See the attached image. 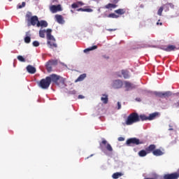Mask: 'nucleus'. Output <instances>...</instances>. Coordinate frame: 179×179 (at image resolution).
<instances>
[{
  "instance_id": "1",
  "label": "nucleus",
  "mask_w": 179,
  "mask_h": 179,
  "mask_svg": "<svg viewBox=\"0 0 179 179\" xmlns=\"http://www.w3.org/2000/svg\"><path fill=\"white\" fill-rule=\"evenodd\" d=\"M52 83L53 85L59 86V87H64V86H65V80H64V78L56 74H52L41 80L39 86L41 89L47 90L50 87V85H51Z\"/></svg>"
},
{
  "instance_id": "2",
  "label": "nucleus",
  "mask_w": 179,
  "mask_h": 179,
  "mask_svg": "<svg viewBox=\"0 0 179 179\" xmlns=\"http://www.w3.org/2000/svg\"><path fill=\"white\" fill-rule=\"evenodd\" d=\"M139 122H140L139 114H138L137 113H131L127 117V119L125 121V124L126 125H132L133 124H135Z\"/></svg>"
},
{
  "instance_id": "3",
  "label": "nucleus",
  "mask_w": 179,
  "mask_h": 179,
  "mask_svg": "<svg viewBox=\"0 0 179 179\" xmlns=\"http://www.w3.org/2000/svg\"><path fill=\"white\" fill-rule=\"evenodd\" d=\"M47 45L49 48H51L53 50V51H55L57 48H58V45L57 43H55V38H54V36L49 35V36H47Z\"/></svg>"
},
{
  "instance_id": "4",
  "label": "nucleus",
  "mask_w": 179,
  "mask_h": 179,
  "mask_svg": "<svg viewBox=\"0 0 179 179\" xmlns=\"http://www.w3.org/2000/svg\"><path fill=\"white\" fill-rule=\"evenodd\" d=\"M126 145L127 146H131V145H143V141L139 140V138H131L127 140Z\"/></svg>"
},
{
  "instance_id": "5",
  "label": "nucleus",
  "mask_w": 179,
  "mask_h": 179,
  "mask_svg": "<svg viewBox=\"0 0 179 179\" xmlns=\"http://www.w3.org/2000/svg\"><path fill=\"white\" fill-rule=\"evenodd\" d=\"M31 12H27L25 17H31L30 19V23L31 24V26H36L37 27V23H38V17H37V15H34L31 16Z\"/></svg>"
},
{
  "instance_id": "6",
  "label": "nucleus",
  "mask_w": 179,
  "mask_h": 179,
  "mask_svg": "<svg viewBox=\"0 0 179 179\" xmlns=\"http://www.w3.org/2000/svg\"><path fill=\"white\" fill-rule=\"evenodd\" d=\"M50 10L52 12V13H57V12H62V7L60 4L59 5H52L50 7Z\"/></svg>"
},
{
  "instance_id": "7",
  "label": "nucleus",
  "mask_w": 179,
  "mask_h": 179,
  "mask_svg": "<svg viewBox=\"0 0 179 179\" xmlns=\"http://www.w3.org/2000/svg\"><path fill=\"white\" fill-rule=\"evenodd\" d=\"M155 94L157 96V97H161V99H166L171 96V92L168 91L165 92H155Z\"/></svg>"
},
{
  "instance_id": "8",
  "label": "nucleus",
  "mask_w": 179,
  "mask_h": 179,
  "mask_svg": "<svg viewBox=\"0 0 179 179\" xmlns=\"http://www.w3.org/2000/svg\"><path fill=\"white\" fill-rule=\"evenodd\" d=\"M57 63L58 62H57V60L49 61L46 64V69L48 72H51V71H52V65H57Z\"/></svg>"
},
{
  "instance_id": "9",
  "label": "nucleus",
  "mask_w": 179,
  "mask_h": 179,
  "mask_svg": "<svg viewBox=\"0 0 179 179\" xmlns=\"http://www.w3.org/2000/svg\"><path fill=\"white\" fill-rule=\"evenodd\" d=\"M103 145L106 146L108 152H113V147H111V145H110V143H108L105 139H103L102 142L100 143L101 148H103Z\"/></svg>"
},
{
  "instance_id": "10",
  "label": "nucleus",
  "mask_w": 179,
  "mask_h": 179,
  "mask_svg": "<svg viewBox=\"0 0 179 179\" xmlns=\"http://www.w3.org/2000/svg\"><path fill=\"white\" fill-rule=\"evenodd\" d=\"M162 50H163L164 51H166L167 52H170L171 51H176V50H178V48H177L176 45H169L168 46H164L163 48H162Z\"/></svg>"
},
{
  "instance_id": "11",
  "label": "nucleus",
  "mask_w": 179,
  "mask_h": 179,
  "mask_svg": "<svg viewBox=\"0 0 179 179\" xmlns=\"http://www.w3.org/2000/svg\"><path fill=\"white\" fill-rule=\"evenodd\" d=\"M123 85H124V83H122V81L121 80H116L113 81V87H114V89H121V87H122Z\"/></svg>"
},
{
  "instance_id": "12",
  "label": "nucleus",
  "mask_w": 179,
  "mask_h": 179,
  "mask_svg": "<svg viewBox=\"0 0 179 179\" xmlns=\"http://www.w3.org/2000/svg\"><path fill=\"white\" fill-rule=\"evenodd\" d=\"M55 19L59 24H64L65 23V20H64V17L61 15H55Z\"/></svg>"
},
{
  "instance_id": "13",
  "label": "nucleus",
  "mask_w": 179,
  "mask_h": 179,
  "mask_svg": "<svg viewBox=\"0 0 179 179\" xmlns=\"http://www.w3.org/2000/svg\"><path fill=\"white\" fill-rule=\"evenodd\" d=\"M156 149V145L154 144H151L150 145L148 148H145V150L147 152V153H152L153 155V152H155Z\"/></svg>"
},
{
  "instance_id": "14",
  "label": "nucleus",
  "mask_w": 179,
  "mask_h": 179,
  "mask_svg": "<svg viewBox=\"0 0 179 179\" xmlns=\"http://www.w3.org/2000/svg\"><path fill=\"white\" fill-rule=\"evenodd\" d=\"M124 87L127 88V90H132V89H135L134 85L128 81H124Z\"/></svg>"
},
{
  "instance_id": "15",
  "label": "nucleus",
  "mask_w": 179,
  "mask_h": 179,
  "mask_svg": "<svg viewBox=\"0 0 179 179\" xmlns=\"http://www.w3.org/2000/svg\"><path fill=\"white\" fill-rule=\"evenodd\" d=\"M48 22L45 20H41L37 23V27H48Z\"/></svg>"
},
{
  "instance_id": "16",
  "label": "nucleus",
  "mask_w": 179,
  "mask_h": 179,
  "mask_svg": "<svg viewBox=\"0 0 179 179\" xmlns=\"http://www.w3.org/2000/svg\"><path fill=\"white\" fill-rule=\"evenodd\" d=\"M154 156H163V155H164V152H163V151H162V150L160 149H155L153 151V154Z\"/></svg>"
},
{
  "instance_id": "17",
  "label": "nucleus",
  "mask_w": 179,
  "mask_h": 179,
  "mask_svg": "<svg viewBox=\"0 0 179 179\" xmlns=\"http://www.w3.org/2000/svg\"><path fill=\"white\" fill-rule=\"evenodd\" d=\"M27 71L29 73L34 74L36 72V68L33 67L31 65H28L27 66Z\"/></svg>"
},
{
  "instance_id": "18",
  "label": "nucleus",
  "mask_w": 179,
  "mask_h": 179,
  "mask_svg": "<svg viewBox=\"0 0 179 179\" xmlns=\"http://www.w3.org/2000/svg\"><path fill=\"white\" fill-rule=\"evenodd\" d=\"M122 176H124V173L121 172H116L112 175V178L117 179V178H120V177H122Z\"/></svg>"
},
{
  "instance_id": "19",
  "label": "nucleus",
  "mask_w": 179,
  "mask_h": 179,
  "mask_svg": "<svg viewBox=\"0 0 179 179\" xmlns=\"http://www.w3.org/2000/svg\"><path fill=\"white\" fill-rule=\"evenodd\" d=\"M122 75L124 79H129V71L128 70H122Z\"/></svg>"
},
{
  "instance_id": "20",
  "label": "nucleus",
  "mask_w": 179,
  "mask_h": 179,
  "mask_svg": "<svg viewBox=\"0 0 179 179\" xmlns=\"http://www.w3.org/2000/svg\"><path fill=\"white\" fill-rule=\"evenodd\" d=\"M86 78V73L80 75V76L75 80L76 83L78 82H82Z\"/></svg>"
},
{
  "instance_id": "21",
  "label": "nucleus",
  "mask_w": 179,
  "mask_h": 179,
  "mask_svg": "<svg viewBox=\"0 0 179 179\" xmlns=\"http://www.w3.org/2000/svg\"><path fill=\"white\" fill-rule=\"evenodd\" d=\"M101 101H103V104H107L108 103V96L106 94H103V97L101 98Z\"/></svg>"
},
{
  "instance_id": "22",
  "label": "nucleus",
  "mask_w": 179,
  "mask_h": 179,
  "mask_svg": "<svg viewBox=\"0 0 179 179\" xmlns=\"http://www.w3.org/2000/svg\"><path fill=\"white\" fill-rule=\"evenodd\" d=\"M117 5L114 3H108L106 6H105V8L106 9H115L117 8Z\"/></svg>"
},
{
  "instance_id": "23",
  "label": "nucleus",
  "mask_w": 179,
  "mask_h": 179,
  "mask_svg": "<svg viewBox=\"0 0 179 179\" xmlns=\"http://www.w3.org/2000/svg\"><path fill=\"white\" fill-rule=\"evenodd\" d=\"M77 12H89V13H90V12H93V9L80 8L77 9Z\"/></svg>"
},
{
  "instance_id": "24",
  "label": "nucleus",
  "mask_w": 179,
  "mask_h": 179,
  "mask_svg": "<svg viewBox=\"0 0 179 179\" xmlns=\"http://www.w3.org/2000/svg\"><path fill=\"white\" fill-rule=\"evenodd\" d=\"M148 154V151L142 150L138 152V156H140V157H145Z\"/></svg>"
},
{
  "instance_id": "25",
  "label": "nucleus",
  "mask_w": 179,
  "mask_h": 179,
  "mask_svg": "<svg viewBox=\"0 0 179 179\" xmlns=\"http://www.w3.org/2000/svg\"><path fill=\"white\" fill-rule=\"evenodd\" d=\"M115 13H117V15H124L125 13V9L119 8L115 10Z\"/></svg>"
},
{
  "instance_id": "26",
  "label": "nucleus",
  "mask_w": 179,
  "mask_h": 179,
  "mask_svg": "<svg viewBox=\"0 0 179 179\" xmlns=\"http://www.w3.org/2000/svg\"><path fill=\"white\" fill-rule=\"evenodd\" d=\"M93 50H97V45L92 46L84 50V52H89V51H93Z\"/></svg>"
},
{
  "instance_id": "27",
  "label": "nucleus",
  "mask_w": 179,
  "mask_h": 179,
  "mask_svg": "<svg viewBox=\"0 0 179 179\" xmlns=\"http://www.w3.org/2000/svg\"><path fill=\"white\" fill-rule=\"evenodd\" d=\"M157 116V113H155L152 114H150L148 117V120L149 121H152V120H155V118H156V117Z\"/></svg>"
},
{
  "instance_id": "28",
  "label": "nucleus",
  "mask_w": 179,
  "mask_h": 179,
  "mask_svg": "<svg viewBox=\"0 0 179 179\" xmlns=\"http://www.w3.org/2000/svg\"><path fill=\"white\" fill-rule=\"evenodd\" d=\"M39 37H41V38H45V30L39 31Z\"/></svg>"
},
{
  "instance_id": "29",
  "label": "nucleus",
  "mask_w": 179,
  "mask_h": 179,
  "mask_svg": "<svg viewBox=\"0 0 179 179\" xmlns=\"http://www.w3.org/2000/svg\"><path fill=\"white\" fill-rule=\"evenodd\" d=\"M139 120L140 121H147V120H149V119H148V117H147L145 115H140Z\"/></svg>"
},
{
  "instance_id": "30",
  "label": "nucleus",
  "mask_w": 179,
  "mask_h": 179,
  "mask_svg": "<svg viewBox=\"0 0 179 179\" xmlns=\"http://www.w3.org/2000/svg\"><path fill=\"white\" fill-rule=\"evenodd\" d=\"M108 17H111L112 19H118L120 16L115 15V13H110L108 15Z\"/></svg>"
},
{
  "instance_id": "31",
  "label": "nucleus",
  "mask_w": 179,
  "mask_h": 179,
  "mask_svg": "<svg viewBox=\"0 0 179 179\" xmlns=\"http://www.w3.org/2000/svg\"><path fill=\"white\" fill-rule=\"evenodd\" d=\"M30 41H31V38H30V36H26L24 38V43H26L27 44H29Z\"/></svg>"
},
{
  "instance_id": "32",
  "label": "nucleus",
  "mask_w": 179,
  "mask_h": 179,
  "mask_svg": "<svg viewBox=\"0 0 179 179\" xmlns=\"http://www.w3.org/2000/svg\"><path fill=\"white\" fill-rule=\"evenodd\" d=\"M18 61H20V62H26V59L21 55L17 56Z\"/></svg>"
},
{
  "instance_id": "33",
  "label": "nucleus",
  "mask_w": 179,
  "mask_h": 179,
  "mask_svg": "<svg viewBox=\"0 0 179 179\" xmlns=\"http://www.w3.org/2000/svg\"><path fill=\"white\" fill-rule=\"evenodd\" d=\"M51 33H52V29H48L46 30V37H48L49 36H51Z\"/></svg>"
},
{
  "instance_id": "34",
  "label": "nucleus",
  "mask_w": 179,
  "mask_h": 179,
  "mask_svg": "<svg viewBox=\"0 0 179 179\" xmlns=\"http://www.w3.org/2000/svg\"><path fill=\"white\" fill-rule=\"evenodd\" d=\"M71 8H72L73 9H76V8H79V4L78 3V2L73 3L71 5Z\"/></svg>"
},
{
  "instance_id": "35",
  "label": "nucleus",
  "mask_w": 179,
  "mask_h": 179,
  "mask_svg": "<svg viewBox=\"0 0 179 179\" xmlns=\"http://www.w3.org/2000/svg\"><path fill=\"white\" fill-rule=\"evenodd\" d=\"M163 10H164L163 7L159 8V9L158 10V12H157V15L159 16H162V13H163Z\"/></svg>"
},
{
  "instance_id": "36",
  "label": "nucleus",
  "mask_w": 179,
  "mask_h": 179,
  "mask_svg": "<svg viewBox=\"0 0 179 179\" xmlns=\"http://www.w3.org/2000/svg\"><path fill=\"white\" fill-rule=\"evenodd\" d=\"M32 44L34 47H38L40 45V43L37 41H34Z\"/></svg>"
},
{
  "instance_id": "37",
  "label": "nucleus",
  "mask_w": 179,
  "mask_h": 179,
  "mask_svg": "<svg viewBox=\"0 0 179 179\" xmlns=\"http://www.w3.org/2000/svg\"><path fill=\"white\" fill-rule=\"evenodd\" d=\"M117 141H119V142H122V141H125V138L124 137H119L117 138Z\"/></svg>"
},
{
  "instance_id": "38",
  "label": "nucleus",
  "mask_w": 179,
  "mask_h": 179,
  "mask_svg": "<svg viewBox=\"0 0 179 179\" xmlns=\"http://www.w3.org/2000/svg\"><path fill=\"white\" fill-rule=\"evenodd\" d=\"M77 3H78V6H83V5H85V3L82 1H78Z\"/></svg>"
},
{
  "instance_id": "39",
  "label": "nucleus",
  "mask_w": 179,
  "mask_h": 179,
  "mask_svg": "<svg viewBox=\"0 0 179 179\" xmlns=\"http://www.w3.org/2000/svg\"><path fill=\"white\" fill-rule=\"evenodd\" d=\"M117 110H121V102H117Z\"/></svg>"
},
{
  "instance_id": "40",
  "label": "nucleus",
  "mask_w": 179,
  "mask_h": 179,
  "mask_svg": "<svg viewBox=\"0 0 179 179\" xmlns=\"http://www.w3.org/2000/svg\"><path fill=\"white\" fill-rule=\"evenodd\" d=\"M71 94H76V90L70 91Z\"/></svg>"
},
{
  "instance_id": "41",
  "label": "nucleus",
  "mask_w": 179,
  "mask_h": 179,
  "mask_svg": "<svg viewBox=\"0 0 179 179\" xmlns=\"http://www.w3.org/2000/svg\"><path fill=\"white\" fill-rule=\"evenodd\" d=\"M159 21H160V20H159L158 22H157V26H159V24L160 26H162V25H163V23L159 22Z\"/></svg>"
},
{
  "instance_id": "42",
  "label": "nucleus",
  "mask_w": 179,
  "mask_h": 179,
  "mask_svg": "<svg viewBox=\"0 0 179 179\" xmlns=\"http://www.w3.org/2000/svg\"><path fill=\"white\" fill-rule=\"evenodd\" d=\"M107 30H108V31H115V30H117V29H108Z\"/></svg>"
},
{
  "instance_id": "43",
  "label": "nucleus",
  "mask_w": 179,
  "mask_h": 179,
  "mask_svg": "<svg viewBox=\"0 0 179 179\" xmlns=\"http://www.w3.org/2000/svg\"><path fill=\"white\" fill-rule=\"evenodd\" d=\"M21 6H22V8H24L26 6V2H22Z\"/></svg>"
},
{
  "instance_id": "44",
  "label": "nucleus",
  "mask_w": 179,
  "mask_h": 179,
  "mask_svg": "<svg viewBox=\"0 0 179 179\" xmlns=\"http://www.w3.org/2000/svg\"><path fill=\"white\" fill-rule=\"evenodd\" d=\"M78 99H85V96H83V95H79Z\"/></svg>"
},
{
  "instance_id": "45",
  "label": "nucleus",
  "mask_w": 179,
  "mask_h": 179,
  "mask_svg": "<svg viewBox=\"0 0 179 179\" xmlns=\"http://www.w3.org/2000/svg\"><path fill=\"white\" fill-rule=\"evenodd\" d=\"M22 8H23V6L22 5H18V6H17L18 9H22Z\"/></svg>"
},
{
  "instance_id": "46",
  "label": "nucleus",
  "mask_w": 179,
  "mask_h": 179,
  "mask_svg": "<svg viewBox=\"0 0 179 179\" xmlns=\"http://www.w3.org/2000/svg\"><path fill=\"white\" fill-rule=\"evenodd\" d=\"M165 6H171V3H167L165 5Z\"/></svg>"
},
{
  "instance_id": "47",
  "label": "nucleus",
  "mask_w": 179,
  "mask_h": 179,
  "mask_svg": "<svg viewBox=\"0 0 179 179\" xmlns=\"http://www.w3.org/2000/svg\"><path fill=\"white\" fill-rule=\"evenodd\" d=\"M71 12H72V13H73V10H71Z\"/></svg>"
},
{
  "instance_id": "48",
  "label": "nucleus",
  "mask_w": 179,
  "mask_h": 179,
  "mask_svg": "<svg viewBox=\"0 0 179 179\" xmlns=\"http://www.w3.org/2000/svg\"><path fill=\"white\" fill-rule=\"evenodd\" d=\"M104 57L108 59V57Z\"/></svg>"
},
{
  "instance_id": "49",
  "label": "nucleus",
  "mask_w": 179,
  "mask_h": 179,
  "mask_svg": "<svg viewBox=\"0 0 179 179\" xmlns=\"http://www.w3.org/2000/svg\"><path fill=\"white\" fill-rule=\"evenodd\" d=\"M29 34V32H27V35Z\"/></svg>"
}]
</instances>
